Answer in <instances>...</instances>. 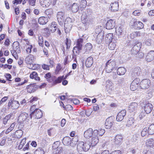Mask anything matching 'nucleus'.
<instances>
[{
  "label": "nucleus",
  "instance_id": "nucleus-1",
  "mask_svg": "<svg viewBox=\"0 0 154 154\" xmlns=\"http://www.w3.org/2000/svg\"><path fill=\"white\" fill-rule=\"evenodd\" d=\"M91 144L89 142L84 143L81 141L77 144V149L79 152L82 151H87L90 148Z\"/></svg>",
  "mask_w": 154,
  "mask_h": 154
},
{
  "label": "nucleus",
  "instance_id": "nucleus-2",
  "mask_svg": "<svg viewBox=\"0 0 154 154\" xmlns=\"http://www.w3.org/2000/svg\"><path fill=\"white\" fill-rule=\"evenodd\" d=\"M83 41V39L82 38H79L78 39L76 46L74 47L73 50L72 57L73 58L74 57V56H76L77 54H79L80 51L82 50Z\"/></svg>",
  "mask_w": 154,
  "mask_h": 154
},
{
  "label": "nucleus",
  "instance_id": "nucleus-3",
  "mask_svg": "<svg viewBox=\"0 0 154 154\" xmlns=\"http://www.w3.org/2000/svg\"><path fill=\"white\" fill-rule=\"evenodd\" d=\"M116 66V63L115 61L111 60H108L106 63L105 67L106 72L108 73L111 72Z\"/></svg>",
  "mask_w": 154,
  "mask_h": 154
},
{
  "label": "nucleus",
  "instance_id": "nucleus-4",
  "mask_svg": "<svg viewBox=\"0 0 154 154\" xmlns=\"http://www.w3.org/2000/svg\"><path fill=\"white\" fill-rule=\"evenodd\" d=\"M31 118L33 117L34 118L39 119L42 116V113L40 109H35L30 114Z\"/></svg>",
  "mask_w": 154,
  "mask_h": 154
},
{
  "label": "nucleus",
  "instance_id": "nucleus-5",
  "mask_svg": "<svg viewBox=\"0 0 154 154\" xmlns=\"http://www.w3.org/2000/svg\"><path fill=\"white\" fill-rule=\"evenodd\" d=\"M150 83V80L148 79H144L140 82V88L143 89L148 88Z\"/></svg>",
  "mask_w": 154,
  "mask_h": 154
},
{
  "label": "nucleus",
  "instance_id": "nucleus-6",
  "mask_svg": "<svg viewBox=\"0 0 154 154\" xmlns=\"http://www.w3.org/2000/svg\"><path fill=\"white\" fill-rule=\"evenodd\" d=\"M41 5L43 7H48L51 3L53 5L56 3L55 0H40Z\"/></svg>",
  "mask_w": 154,
  "mask_h": 154
},
{
  "label": "nucleus",
  "instance_id": "nucleus-7",
  "mask_svg": "<svg viewBox=\"0 0 154 154\" xmlns=\"http://www.w3.org/2000/svg\"><path fill=\"white\" fill-rule=\"evenodd\" d=\"M97 132L96 130L94 131L93 136L92 137L91 144L92 146H95L99 142V139L97 135Z\"/></svg>",
  "mask_w": 154,
  "mask_h": 154
},
{
  "label": "nucleus",
  "instance_id": "nucleus-8",
  "mask_svg": "<svg viewBox=\"0 0 154 154\" xmlns=\"http://www.w3.org/2000/svg\"><path fill=\"white\" fill-rule=\"evenodd\" d=\"M82 18L83 19L82 20L83 23L86 25L88 24L92 23L94 21V18L92 16L85 17V15H82Z\"/></svg>",
  "mask_w": 154,
  "mask_h": 154
},
{
  "label": "nucleus",
  "instance_id": "nucleus-9",
  "mask_svg": "<svg viewBox=\"0 0 154 154\" xmlns=\"http://www.w3.org/2000/svg\"><path fill=\"white\" fill-rule=\"evenodd\" d=\"M138 104L136 103H132L129 106L128 110L131 113L134 114L137 111V109Z\"/></svg>",
  "mask_w": 154,
  "mask_h": 154
},
{
  "label": "nucleus",
  "instance_id": "nucleus-10",
  "mask_svg": "<svg viewBox=\"0 0 154 154\" xmlns=\"http://www.w3.org/2000/svg\"><path fill=\"white\" fill-rule=\"evenodd\" d=\"M8 106L9 107L11 106L12 109H16L19 107L20 104L18 101L11 100L9 102Z\"/></svg>",
  "mask_w": 154,
  "mask_h": 154
},
{
  "label": "nucleus",
  "instance_id": "nucleus-11",
  "mask_svg": "<svg viewBox=\"0 0 154 154\" xmlns=\"http://www.w3.org/2000/svg\"><path fill=\"white\" fill-rule=\"evenodd\" d=\"M113 123L114 121L112 117L107 118L105 123V128L107 129L110 128L112 127Z\"/></svg>",
  "mask_w": 154,
  "mask_h": 154
},
{
  "label": "nucleus",
  "instance_id": "nucleus-12",
  "mask_svg": "<svg viewBox=\"0 0 154 154\" xmlns=\"http://www.w3.org/2000/svg\"><path fill=\"white\" fill-rule=\"evenodd\" d=\"M73 140L71 138L69 137H66L63 139V143L65 145H70V146H72V144L73 143Z\"/></svg>",
  "mask_w": 154,
  "mask_h": 154
},
{
  "label": "nucleus",
  "instance_id": "nucleus-13",
  "mask_svg": "<svg viewBox=\"0 0 154 154\" xmlns=\"http://www.w3.org/2000/svg\"><path fill=\"white\" fill-rule=\"evenodd\" d=\"M123 138L122 136L120 134H117L116 136L114 139V143L116 145H120L123 142Z\"/></svg>",
  "mask_w": 154,
  "mask_h": 154
},
{
  "label": "nucleus",
  "instance_id": "nucleus-14",
  "mask_svg": "<svg viewBox=\"0 0 154 154\" xmlns=\"http://www.w3.org/2000/svg\"><path fill=\"white\" fill-rule=\"evenodd\" d=\"M126 111L125 110H123L120 112L116 116V120L118 121H121L124 119V117L126 115Z\"/></svg>",
  "mask_w": 154,
  "mask_h": 154
},
{
  "label": "nucleus",
  "instance_id": "nucleus-15",
  "mask_svg": "<svg viewBox=\"0 0 154 154\" xmlns=\"http://www.w3.org/2000/svg\"><path fill=\"white\" fill-rule=\"evenodd\" d=\"M28 117V115L26 112H22L19 116L18 121L20 123H22L26 121Z\"/></svg>",
  "mask_w": 154,
  "mask_h": 154
},
{
  "label": "nucleus",
  "instance_id": "nucleus-16",
  "mask_svg": "<svg viewBox=\"0 0 154 154\" xmlns=\"http://www.w3.org/2000/svg\"><path fill=\"white\" fill-rule=\"evenodd\" d=\"M144 109L146 114L149 113L152 111L153 109L152 105L149 103H148L145 104L143 107Z\"/></svg>",
  "mask_w": 154,
  "mask_h": 154
},
{
  "label": "nucleus",
  "instance_id": "nucleus-17",
  "mask_svg": "<svg viewBox=\"0 0 154 154\" xmlns=\"http://www.w3.org/2000/svg\"><path fill=\"white\" fill-rule=\"evenodd\" d=\"M115 25V21L112 20H108L106 23V28L108 29H113Z\"/></svg>",
  "mask_w": 154,
  "mask_h": 154
},
{
  "label": "nucleus",
  "instance_id": "nucleus-18",
  "mask_svg": "<svg viewBox=\"0 0 154 154\" xmlns=\"http://www.w3.org/2000/svg\"><path fill=\"white\" fill-rule=\"evenodd\" d=\"M93 133L94 131H93L92 129L89 128L84 132V136L86 138L89 139L93 136Z\"/></svg>",
  "mask_w": 154,
  "mask_h": 154
},
{
  "label": "nucleus",
  "instance_id": "nucleus-19",
  "mask_svg": "<svg viewBox=\"0 0 154 154\" xmlns=\"http://www.w3.org/2000/svg\"><path fill=\"white\" fill-rule=\"evenodd\" d=\"M57 17L59 23L62 24L64 20V13L62 12H58L57 14Z\"/></svg>",
  "mask_w": 154,
  "mask_h": 154
},
{
  "label": "nucleus",
  "instance_id": "nucleus-20",
  "mask_svg": "<svg viewBox=\"0 0 154 154\" xmlns=\"http://www.w3.org/2000/svg\"><path fill=\"white\" fill-rule=\"evenodd\" d=\"M37 87L35 84H31L27 86V91L30 93H33L36 91Z\"/></svg>",
  "mask_w": 154,
  "mask_h": 154
},
{
  "label": "nucleus",
  "instance_id": "nucleus-21",
  "mask_svg": "<svg viewBox=\"0 0 154 154\" xmlns=\"http://www.w3.org/2000/svg\"><path fill=\"white\" fill-rule=\"evenodd\" d=\"M146 60L150 62L154 59V51H151L149 52L146 55Z\"/></svg>",
  "mask_w": 154,
  "mask_h": 154
},
{
  "label": "nucleus",
  "instance_id": "nucleus-22",
  "mask_svg": "<svg viewBox=\"0 0 154 154\" xmlns=\"http://www.w3.org/2000/svg\"><path fill=\"white\" fill-rule=\"evenodd\" d=\"M35 58L32 55H30L27 57L25 59V62L27 64L31 65L34 61Z\"/></svg>",
  "mask_w": 154,
  "mask_h": 154
},
{
  "label": "nucleus",
  "instance_id": "nucleus-23",
  "mask_svg": "<svg viewBox=\"0 0 154 154\" xmlns=\"http://www.w3.org/2000/svg\"><path fill=\"white\" fill-rule=\"evenodd\" d=\"M110 9L112 12L117 11L119 9V5L118 2H115L110 5Z\"/></svg>",
  "mask_w": 154,
  "mask_h": 154
},
{
  "label": "nucleus",
  "instance_id": "nucleus-24",
  "mask_svg": "<svg viewBox=\"0 0 154 154\" xmlns=\"http://www.w3.org/2000/svg\"><path fill=\"white\" fill-rule=\"evenodd\" d=\"M48 19L47 17H41L38 18V22L41 25H45L48 22Z\"/></svg>",
  "mask_w": 154,
  "mask_h": 154
},
{
  "label": "nucleus",
  "instance_id": "nucleus-25",
  "mask_svg": "<svg viewBox=\"0 0 154 154\" xmlns=\"http://www.w3.org/2000/svg\"><path fill=\"white\" fill-rule=\"evenodd\" d=\"M104 37V33L103 32H101L98 33L97 35L96 41L97 43L99 44L102 43Z\"/></svg>",
  "mask_w": 154,
  "mask_h": 154
},
{
  "label": "nucleus",
  "instance_id": "nucleus-26",
  "mask_svg": "<svg viewBox=\"0 0 154 154\" xmlns=\"http://www.w3.org/2000/svg\"><path fill=\"white\" fill-rule=\"evenodd\" d=\"M93 63V58L91 57H88L85 62L86 66L87 67H90L92 66Z\"/></svg>",
  "mask_w": 154,
  "mask_h": 154
},
{
  "label": "nucleus",
  "instance_id": "nucleus-27",
  "mask_svg": "<svg viewBox=\"0 0 154 154\" xmlns=\"http://www.w3.org/2000/svg\"><path fill=\"white\" fill-rule=\"evenodd\" d=\"M30 78L33 79L35 81H39L40 80V78L38 76L37 73L35 72H32L30 75Z\"/></svg>",
  "mask_w": 154,
  "mask_h": 154
},
{
  "label": "nucleus",
  "instance_id": "nucleus-28",
  "mask_svg": "<svg viewBox=\"0 0 154 154\" xmlns=\"http://www.w3.org/2000/svg\"><path fill=\"white\" fill-rule=\"evenodd\" d=\"M63 80V75L59 76L57 78L56 77L54 81L52 83V85L54 86L57 84L60 83Z\"/></svg>",
  "mask_w": 154,
  "mask_h": 154
},
{
  "label": "nucleus",
  "instance_id": "nucleus-29",
  "mask_svg": "<svg viewBox=\"0 0 154 154\" xmlns=\"http://www.w3.org/2000/svg\"><path fill=\"white\" fill-rule=\"evenodd\" d=\"M140 50L138 46L135 45L134 46L131 51V54L135 55L137 54Z\"/></svg>",
  "mask_w": 154,
  "mask_h": 154
},
{
  "label": "nucleus",
  "instance_id": "nucleus-30",
  "mask_svg": "<svg viewBox=\"0 0 154 154\" xmlns=\"http://www.w3.org/2000/svg\"><path fill=\"white\" fill-rule=\"evenodd\" d=\"M126 71V69L124 67H119L117 70V73L119 75H124Z\"/></svg>",
  "mask_w": 154,
  "mask_h": 154
},
{
  "label": "nucleus",
  "instance_id": "nucleus-31",
  "mask_svg": "<svg viewBox=\"0 0 154 154\" xmlns=\"http://www.w3.org/2000/svg\"><path fill=\"white\" fill-rule=\"evenodd\" d=\"M134 24L135 27L139 29H142L144 27V25L143 23L140 21L134 22Z\"/></svg>",
  "mask_w": 154,
  "mask_h": 154
},
{
  "label": "nucleus",
  "instance_id": "nucleus-32",
  "mask_svg": "<svg viewBox=\"0 0 154 154\" xmlns=\"http://www.w3.org/2000/svg\"><path fill=\"white\" fill-rule=\"evenodd\" d=\"M116 42L113 40L112 41L109 42L108 47L109 48L110 50H113L116 46Z\"/></svg>",
  "mask_w": 154,
  "mask_h": 154
},
{
  "label": "nucleus",
  "instance_id": "nucleus-33",
  "mask_svg": "<svg viewBox=\"0 0 154 154\" xmlns=\"http://www.w3.org/2000/svg\"><path fill=\"white\" fill-rule=\"evenodd\" d=\"M50 28L52 32H54L57 30V24L55 22H52L51 24Z\"/></svg>",
  "mask_w": 154,
  "mask_h": 154
},
{
  "label": "nucleus",
  "instance_id": "nucleus-34",
  "mask_svg": "<svg viewBox=\"0 0 154 154\" xmlns=\"http://www.w3.org/2000/svg\"><path fill=\"white\" fill-rule=\"evenodd\" d=\"M147 132L149 135H152L154 134V124H152L149 126Z\"/></svg>",
  "mask_w": 154,
  "mask_h": 154
},
{
  "label": "nucleus",
  "instance_id": "nucleus-35",
  "mask_svg": "<svg viewBox=\"0 0 154 154\" xmlns=\"http://www.w3.org/2000/svg\"><path fill=\"white\" fill-rule=\"evenodd\" d=\"M113 36V35L112 33H110L108 34L106 36V40L108 41V42L112 41L113 39L114 41H115V39L114 38H112Z\"/></svg>",
  "mask_w": 154,
  "mask_h": 154
},
{
  "label": "nucleus",
  "instance_id": "nucleus-36",
  "mask_svg": "<svg viewBox=\"0 0 154 154\" xmlns=\"http://www.w3.org/2000/svg\"><path fill=\"white\" fill-rule=\"evenodd\" d=\"M13 45L16 46L15 48V50L13 51H15L16 53H20V49L19 43L17 42H14L13 43Z\"/></svg>",
  "mask_w": 154,
  "mask_h": 154
},
{
  "label": "nucleus",
  "instance_id": "nucleus-37",
  "mask_svg": "<svg viewBox=\"0 0 154 154\" xmlns=\"http://www.w3.org/2000/svg\"><path fill=\"white\" fill-rule=\"evenodd\" d=\"M79 9L78 5L76 3H74L71 7V10L72 12L75 13L78 11Z\"/></svg>",
  "mask_w": 154,
  "mask_h": 154
},
{
  "label": "nucleus",
  "instance_id": "nucleus-38",
  "mask_svg": "<svg viewBox=\"0 0 154 154\" xmlns=\"http://www.w3.org/2000/svg\"><path fill=\"white\" fill-rule=\"evenodd\" d=\"M134 122V119L133 118L131 117L129 118L127 121V126L130 127L133 125Z\"/></svg>",
  "mask_w": 154,
  "mask_h": 154
},
{
  "label": "nucleus",
  "instance_id": "nucleus-39",
  "mask_svg": "<svg viewBox=\"0 0 154 154\" xmlns=\"http://www.w3.org/2000/svg\"><path fill=\"white\" fill-rule=\"evenodd\" d=\"M132 140L134 142H137L140 140V135L139 134L136 133L134 134L132 138Z\"/></svg>",
  "mask_w": 154,
  "mask_h": 154
},
{
  "label": "nucleus",
  "instance_id": "nucleus-40",
  "mask_svg": "<svg viewBox=\"0 0 154 154\" xmlns=\"http://www.w3.org/2000/svg\"><path fill=\"white\" fill-rule=\"evenodd\" d=\"M12 114H9L6 116L3 120V123L4 125H5L7 122L9 121V120L10 119L12 116Z\"/></svg>",
  "mask_w": 154,
  "mask_h": 154
},
{
  "label": "nucleus",
  "instance_id": "nucleus-41",
  "mask_svg": "<svg viewBox=\"0 0 154 154\" xmlns=\"http://www.w3.org/2000/svg\"><path fill=\"white\" fill-rule=\"evenodd\" d=\"M23 131L21 130L17 131L15 133V136L17 138H20L23 135Z\"/></svg>",
  "mask_w": 154,
  "mask_h": 154
},
{
  "label": "nucleus",
  "instance_id": "nucleus-42",
  "mask_svg": "<svg viewBox=\"0 0 154 154\" xmlns=\"http://www.w3.org/2000/svg\"><path fill=\"white\" fill-rule=\"evenodd\" d=\"M106 88L108 90L111 91L112 87V83L111 81H108L106 82Z\"/></svg>",
  "mask_w": 154,
  "mask_h": 154
},
{
  "label": "nucleus",
  "instance_id": "nucleus-43",
  "mask_svg": "<svg viewBox=\"0 0 154 154\" xmlns=\"http://www.w3.org/2000/svg\"><path fill=\"white\" fill-rule=\"evenodd\" d=\"M147 145L150 146H154V139L150 138L148 139L146 142Z\"/></svg>",
  "mask_w": 154,
  "mask_h": 154
},
{
  "label": "nucleus",
  "instance_id": "nucleus-44",
  "mask_svg": "<svg viewBox=\"0 0 154 154\" xmlns=\"http://www.w3.org/2000/svg\"><path fill=\"white\" fill-rule=\"evenodd\" d=\"M38 42L40 46H42L43 45V36L41 35H38Z\"/></svg>",
  "mask_w": 154,
  "mask_h": 154
},
{
  "label": "nucleus",
  "instance_id": "nucleus-45",
  "mask_svg": "<svg viewBox=\"0 0 154 154\" xmlns=\"http://www.w3.org/2000/svg\"><path fill=\"white\" fill-rule=\"evenodd\" d=\"M141 73L140 70L139 69H135L134 72H133L132 74V75L133 76H135V77H136L137 76H138L140 75V73Z\"/></svg>",
  "mask_w": 154,
  "mask_h": 154
},
{
  "label": "nucleus",
  "instance_id": "nucleus-46",
  "mask_svg": "<svg viewBox=\"0 0 154 154\" xmlns=\"http://www.w3.org/2000/svg\"><path fill=\"white\" fill-rule=\"evenodd\" d=\"M44 151L41 148H39L36 149L34 152V154H44Z\"/></svg>",
  "mask_w": 154,
  "mask_h": 154
},
{
  "label": "nucleus",
  "instance_id": "nucleus-47",
  "mask_svg": "<svg viewBox=\"0 0 154 154\" xmlns=\"http://www.w3.org/2000/svg\"><path fill=\"white\" fill-rule=\"evenodd\" d=\"M92 10L90 9H88L85 12L84 14L82 15H85V17H88V16H92Z\"/></svg>",
  "mask_w": 154,
  "mask_h": 154
},
{
  "label": "nucleus",
  "instance_id": "nucleus-48",
  "mask_svg": "<svg viewBox=\"0 0 154 154\" xmlns=\"http://www.w3.org/2000/svg\"><path fill=\"white\" fill-rule=\"evenodd\" d=\"M65 43L67 49L69 48L71 44V41L70 39L67 38H66Z\"/></svg>",
  "mask_w": 154,
  "mask_h": 154
},
{
  "label": "nucleus",
  "instance_id": "nucleus-49",
  "mask_svg": "<svg viewBox=\"0 0 154 154\" xmlns=\"http://www.w3.org/2000/svg\"><path fill=\"white\" fill-rule=\"evenodd\" d=\"M96 130L97 131V135H98L100 136H102L105 132V131L104 129L101 128L99 129L98 130Z\"/></svg>",
  "mask_w": 154,
  "mask_h": 154
},
{
  "label": "nucleus",
  "instance_id": "nucleus-50",
  "mask_svg": "<svg viewBox=\"0 0 154 154\" xmlns=\"http://www.w3.org/2000/svg\"><path fill=\"white\" fill-rule=\"evenodd\" d=\"M57 150L53 152V154H58L60 153L63 151V148L61 146L57 148Z\"/></svg>",
  "mask_w": 154,
  "mask_h": 154
},
{
  "label": "nucleus",
  "instance_id": "nucleus-51",
  "mask_svg": "<svg viewBox=\"0 0 154 154\" xmlns=\"http://www.w3.org/2000/svg\"><path fill=\"white\" fill-rule=\"evenodd\" d=\"M67 21H65L64 24V29L65 32L66 33L68 32H69V31L70 30V26L69 27H67Z\"/></svg>",
  "mask_w": 154,
  "mask_h": 154
},
{
  "label": "nucleus",
  "instance_id": "nucleus-52",
  "mask_svg": "<svg viewBox=\"0 0 154 154\" xmlns=\"http://www.w3.org/2000/svg\"><path fill=\"white\" fill-rule=\"evenodd\" d=\"M81 8H85L87 5V2L86 0H82L80 2Z\"/></svg>",
  "mask_w": 154,
  "mask_h": 154
},
{
  "label": "nucleus",
  "instance_id": "nucleus-53",
  "mask_svg": "<svg viewBox=\"0 0 154 154\" xmlns=\"http://www.w3.org/2000/svg\"><path fill=\"white\" fill-rule=\"evenodd\" d=\"M26 139L24 138L21 140L20 142V143L18 146V149H21L23 148L24 145L26 143Z\"/></svg>",
  "mask_w": 154,
  "mask_h": 154
},
{
  "label": "nucleus",
  "instance_id": "nucleus-54",
  "mask_svg": "<svg viewBox=\"0 0 154 154\" xmlns=\"http://www.w3.org/2000/svg\"><path fill=\"white\" fill-rule=\"evenodd\" d=\"M92 48V46L91 44L90 43H87L85 45V48L87 51L90 50Z\"/></svg>",
  "mask_w": 154,
  "mask_h": 154
},
{
  "label": "nucleus",
  "instance_id": "nucleus-55",
  "mask_svg": "<svg viewBox=\"0 0 154 154\" xmlns=\"http://www.w3.org/2000/svg\"><path fill=\"white\" fill-rule=\"evenodd\" d=\"M63 108L64 109L68 111L71 110L73 109L72 107L70 105H67L65 106H63Z\"/></svg>",
  "mask_w": 154,
  "mask_h": 154
},
{
  "label": "nucleus",
  "instance_id": "nucleus-56",
  "mask_svg": "<svg viewBox=\"0 0 154 154\" xmlns=\"http://www.w3.org/2000/svg\"><path fill=\"white\" fill-rule=\"evenodd\" d=\"M59 142L57 141L54 143L52 145V148L54 149H56L59 147Z\"/></svg>",
  "mask_w": 154,
  "mask_h": 154
},
{
  "label": "nucleus",
  "instance_id": "nucleus-57",
  "mask_svg": "<svg viewBox=\"0 0 154 154\" xmlns=\"http://www.w3.org/2000/svg\"><path fill=\"white\" fill-rule=\"evenodd\" d=\"M116 33L119 35H122L123 33V30L120 27L118 28L116 30Z\"/></svg>",
  "mask_w": 154,
  "mask_h": 154
},
{
  "label": "nucleus",
  "instance_id": "nucleus-58",
  "mask_svg": "<svg viewBox=\"0 0 154 154\" xmlns=\"http://www.w3.org/2000/svg\"><path fill=\"white\" fill-rule=\"evenodd\" d=\"M38 100V98L36 97H32L31 98L29 102L30 103H32V104L34 103L36 101Z\"/></svg>",
  "mask_w": 154,
  "mask_h": 154
},
{
  "label": "nucleus",
  "instance_id": "nucleus-59",
  "mask_svg": "<svg viewBox=\"0 0 154 154\" xmlns=\"http://www.w3.org/2000/svg\"><path fill=\"white\" fill-rule=\"evenodd\" d=\"M152 43V41L151 39H147L145 42V44L148 46H150Z\"/></svg>",
  "mask_w": 154,
  "mask_h": 154
},
{
  "label": "nucleus",
  "instance_id": "nucleus-60",
  "mask_svg": "<svg viewBox=\"0 0 154 154\" xmlns=\"http://www.w3.org/2000/svg\"><path fill=\"white\" fill-rule=\"evenodd\" d=\"M23 0H14L12 1V3L14 5L21 4Z\"/></svg>",
  "mask_w": 154,
  "mask_h": 154
},
{
  "label": "nucleus",
  "instance_id": "nucleus-61",
  "mask_svg": "<svg viewBox=\"0 0 154 154\" xmlns=\"http://www.w3.org/2000/svg\"><path fill=\"white\" fill-rule=\"evenodd\" d=\"M133 34L135 35L137 37H138L141 36V35H144L145 34V33H141L140 32H135L133 33Z\"/></svg>",
  "mask_w": 154,
  "mask_h": 154
},
{
  "label": "nucleus",
  "instance_id": "nucleus-62",
  "mask_svg": "<svg viewBox=\"0 0 154 154\" xmlns=\"http://www.w3.org/2000/svg\"><path fill=\"white\" fill-rule=\"evenodd\" d=\"M102 26H100V27H98V28H97L95 29V32L97 34H98V33H100L101 32H104L103 31L102 29Z\"/></svg>",
  "mask_w": 154,
  "mask_h": 154
},
{
  "label": "nucleus",
  "instance_id": "nucleus-63",
  "mask_svg": "<svg viewBox=\"0 0 154 154\" xmlns=\"http://www.w3.org/2000/svg\"><path fill=\"white\" fill-rule=\"evenodd\" d=\"M11 53L12 54L13 56L15 57L16 59L17 60L18 58V56L17 54V53H16L15 51H13V50H11Z\"/></svg>",
  "mask_w": 154,
  "mask_h": 154
},
{
  "label": "nucleus",
  "instance_id": "nucleus-64",
  "mask_svg": "<svg viewBox=\"0 0 154 154\" xmlns=\"http://www.w3.org/2000/svg\"><path fill=\"white\" fill-rule=\"evenodd\" d=\"M147 130V128H145L143 130L141 133V135L142 137H144L146 135Z\"/></svg>",
  "mask_w": 154,
  "mask_h": 154
}]
</instances>
